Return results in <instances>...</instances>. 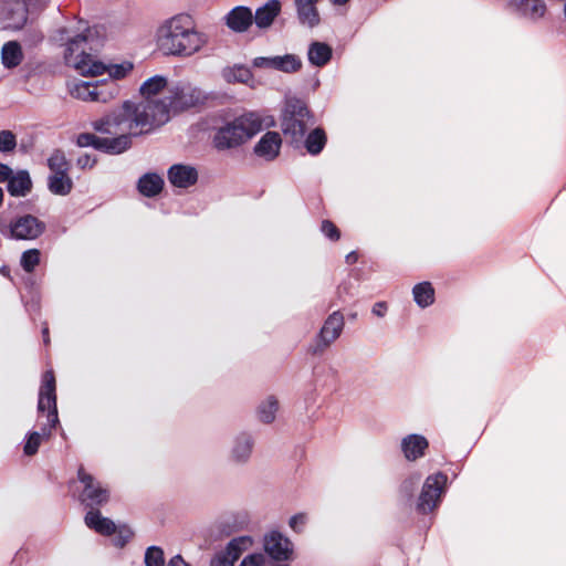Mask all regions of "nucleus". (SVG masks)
<instances>
[{"instance_id":"12","label":"nucleus","mask_w":566,"mask_h":566,"mask_svg":"<svg viewBox=\"0 0 566 566\" xmlns=\"http://www.w3.org/2000/svg\"><path fill=\"white\" fill-rule=\"evenodd\" d=\"M28 4L23 0L0 2V23L4 30L20 31L28 21Z\"/></svg>"},{"instance_id":"31","label":"nucleus","mask_w":566,"mask_h":566,"mask_svg":"<svg viewBox=\"0 0 566 566\" xmlns=\"http://www.w3.org/2000/svg\"><path fill=\"white\" fill-rule=\"evenodd\" d=\"M163 186L164 179L155 172L145 174L138 180V190L146 197H155L161 191Z\"/></svg>"},{"instance_id":"23","label":"nucleus","mask_w":566,"mask_h":566,"mask_svg":"<svg viewBox=\"0 0 566 566\" xmlns=\"http://www.w3.org/2000/svg\"><path fill=\"white\" fill-rule=\"evenodd\" d=\"M8 192L13 197H25L32 189V180L27 170L12 171L7 181Z\"/></svg>"},{"instance_id":"19","label":"nucleus","mask_w":566,"mask_h":566,"mask_svg":"<svg viewBox=\"0 0 566 566\" xmlns=\"http://www.w3.org/2000/svg\"><path fill=\"white\" fill-rule=\"evenodd\" d=\"M512 7L520 15L536 21L546 13V4L543 0H511Z\"/></svg>"},{"instance_id":"51","label":"nucleus","mask_w":566,"mask_h":566,"mask_svg":"<svg viewBox=\"0 0 566 566\" xmlns=\"http://www.w3.org/2000/svg\"><path fill=\"white\" fill-rule=\"evenodd\" d=\"M294 554L293 543L285 536V562L292 560Z\"/></svg>"},{"instance_id":"57","label":"nucleus","mask_w":566,"mask_h":566,"mask_svg":"<svg viewBox=\"0 0 566 566\" xmlns=\"http://www.w3.org/2000/svg\"><path fill=\"white\" fill-rule=\"evenodd\" d=\"M31 2H35V3H44L46 0H30Z\"/></svg>"},{"instance_id":"55","label":"nucleus","mask_w":566,"mask_h":566,"mask_svg":"<svg viewBox=\"0 0 566 566\" xmlns=\"http://www.w3.org/2000/svg\"><path fill=\"white\" fill-rule=\"evenodd\" d=\"M335 6H344L346 4L349 0H329Z\"/></svg>"},{"instance_id":"30","label":"nucleus","mask_w":566,"mask_h":566,"mask_svg":"<svg viewBox=\"0 0 566 566\" xmlns=\"http://www.w3.org/2000/svg\"><path fill=\"white\" fill-rule=\"evenodd\" d=\"M70 95L83 102H94V82L73 80L67 82Z\"/></svg>"},{"instance_id":"52","label":"nucleus","mask_w":566,"mask_h":566,"mask_svg":"<svg viewBox=\"0 0 566 566\" xmlns=\"http://www.w3.org/2000/svg\"><path fill=\"white\" fill-rule=\"evenodd\" d=\"M168 566H189V564L180 555H176L169 560Z\"/></svg>"},{"instance_id":"9","label":"nucleus","mask_w":566,"mask_h":566,"mask_svg":"<svg viewBox=\"0 0 566 566\" xmlns=\"http://www.w3.org/2000/svg\"><path fill=\"white\" fill-rule=\"evenodd\" d=\"M78 481L83 485V490L80 493V501L86 507L94 510L107 503L109 499V491L99 481H97L92 474L87 473L83 467L77 471Z\"/></svg>"},{"instance_id":"33","label":"nucleus","mask_w":566,"mask_h":566,"mask_svg":"<svg viewBox=\"0 0 566 566\" xmlns=\"http://www.w3.org/2000/svg\"><path fill=\"white\" fill-rule=\"evenodd\" d=\"M412 295L418 306L424 308L434 302V289L430 282H421L413 286Z\"/></svg>"},{"instance_id":"27","label":"nucleus","mask_w":566,"mask_h":566,"mask_svg":"<svg viewBox=\"0 0 566 566\" xmlns=\"http://www.w3.org/2000/svg\"><path fill=\"white\" fill-rule=\"evenodd\" d=\"M168 80L163 75H155L146 80L139 92L144 99H158L157 95L165 92V95H168L169 87Z\"/></svg>"},{"instance_id":"18","label":"nucleus","mask_w":566,"mask_h":566,"mask_svg":"<svg viewBox=\"0 0 566 566\" xmlns=\"http://www.w3.org/2000/svg\"><path fill=\"white\" fill-rule=\"evenodd\" d=\"M281 10L282 3L280 0H269L255 10L253 13V23H255L259 29H268L272 25Z\"/></svg>"},{"instance_id":"28","label":"nucleus","mask_w":566,"mask_h":566,"mask_svg":"<svg viewBox=\"0 0 566 566\" xmlns=\"http://www.w3.org/2000/svg\"><path fill=\"white\" fill-rule=\"evenodd\" d=\"M23 61V52L18 41H8L1 48V63L6 69H14Z\"/></svg>"},{"instance_id":"24","label":"nucleus","mask_w":566,"mask_h":566,"mask_svg":"<svg viewBox=\"0 0 566 566\" xmlns=\"http://www.w3.org/2000/svg\"><path fill=\"white\" fill-rule=\"evenodd\" d=\"M333 57V49L325 42L314 41L310 44L307 59L316 67L327 65Z\"/></svg>"},{"instance_id":"40","label":"nucleus","mask_w":566,"mask_h":566,"mask_svg":"<svg viewBox=\"0 0 566 566\" xmlns=\"http://www.w3.org/2000/svg\"><path fill=\"white\" fill-rule=\"evenodd\" d=\"M239 566H283L282 564H274L272 559L268 558L262 553H254L245 556Z\"/></svg>"},{"instance_id":"17","label":"nucleus","mask_w":566,"mask_h":566,"mask_svg":"<svg viewBox=\"0 0 566 566\" xmlns=\"http://www.w3.org/2000/svg\"><path fill=\"white\" fill-rule=\"evenodd\" d=\"M429 441L424 436L411 433L401 440V451L408 461H417L426 454Z\"/></svg>"},{"instance_id":"41","label":"nucleus","mask_w":566,"mask_h":566,"mask_svg":"<svg viewBox=\"0 0 566 566\" xmlns=\"http://www.w3.org/2000/svg\"><path fill=\"white\" fill-rule=\"evenodd\" d=\"M145 565L146 566H164L165 557L164 551L158 546H150L145 553Z\"/></svg>"},{"instance_id":"5","label":"nucleus","mask_w":566,"mask_h":566,"mask_svg":"<svg viewBox=\"0 0 566 566\" xmlns=\"http://www.w3.org/2000/svg\"><path fill=\"white\" fill-rule=\"evenodd\" d=\"M274 124L273 116L263 112L243 113L233 122L218 129L213 137L214 146L219 150L238 147Z\"/></svg>"},{"instance_id":"22","label":"nucleus","mask_w":566,"mask_h":566,"mask_svg":"<svg viewBox=\"0 0 566 566\" xmlns=\"http://www.w3.org/2000/svg\"><path fill=\"white\" fill-rule=\"evenodd\" d=\"M263 547L265 556L274 564H281L283 559V534L280 531H271L264 535Z\"/></svg>"},{"instance_id":"7","label":"nucleus","mask_w":566,"mask_h":566,"mask_svg":"<svg viewBox=\"0 0 566 566\" xmlns=\"http://www.w3.org/2000/svg\"><path fill=\"white\" fill-rule=\"evenodd\" d=\"M169 112L177 113L193 107L205 99L203 92L188 82L170 83L168 95H165Z\"/></svg>"},{"instance_id":"26","label":"nucleus","mask_w":566,"mask_h":566,"mask_svg":"<svg viewBox=\"0 0 566 566\" xmlns=\"http://www.w3.org/2000/svg\"><path fill=\"white\" fill-rule=\"evenodd\" d=\"M85 524L87 527L102 535H111L116 532L115 523L112 520L102 516L98 510H91L86 513Z\"/></svg>"},{"instance_id":"35","label":"nucleus","mask_w":566,"mask_h":566,"mask_svg":"<svg viewBox=\"0 0 566 566\" xmlns=\"http://www.w3.org/2000/svg\"><path fill=\"white\" fill-rule=\"evenodd\" d=\"M134 69V64L129 61H124L119 64H105L104 73H108L111 81H118L125 78Z\"/></svg>"},{"instance_id":"45","label":"nucleus","mask_w":566,"mask_h":566,"mask_svg":"<svg viewBox=\"0 0 566 566\" xmlns=\"http://www.w3.org/2000/svg\"><path fill=\"white\" fill-rule=\"evenodd\" d=\"M115 544L119 547L125 546L133 537L134 533L128 526L116 527Z\"/></svg>"},{"instance_id":"42","label":"nucleus","mask_w":566,"mask_h":566,"mask_svg":"<svg viewBox=\"0 0 566 566\" xmlns=\"http://www.w3.org/2000/svg\"><path fill=\"white\" fill-rule=\"evenodd\" d=\"M17 147V136L11 130L0 132V153L10 154Z\"/></svg>"},{"instance_id":"49","label":"nucleus","mask_w":566,"mask_h":566,"mask_svg":"<svg viewBox=\"0 0 566 566\" xmlns=\"http://www.w3.org/2000/svg\"><path fill=\"white\" fill-rule=\"evenodd\" d=\"M387 310L388 306L386 302H377L374 304L371 312L374 315L378 317H384L386 315Z\"/></svg>"},{"instance_id":"1","label":"nucleus","mask_w":566,"mask_h":566,"mask_svg":"<svg viewBox=\"0 0 566 566\" xmlns=\"http://www.w3.org/2000/svg\"><path fill=\"white\" fill-rule=\"evenodd\" d=\"M54 41L64 49L63 60L66 66L83 76L104 74L105 64L96 60V52L102 45L96 27H91L83 20L72 22L56 30Z\"/></svg>"},{"instance_id":"44","label":"nucleus","mask_w":566,"mask_h":566,"mask_svg":"<svg viewBox=\"0 0 566 566\" xmlns=\"http://www.w3.org/2000/svg\"><path fill=\"white\" fill-rule=\"evenodd\" d=\"M76 144L80 147H93L98 150L99 136L92 133H82L77 136Z\"/></svg>"},{"instance_id":"34","label":"nucleus","mask_w":566,"mask_h":566,"mask_svg":"<svg viewBox=\"0 0 566 566\" xmlns=\"http://www.w3.org/2000/svg\"><path fill=\"white\" fill-rule=\"evenodd\" d=\"M227 83H248L252 78L250 69L243 65L229 66L222 70Z\"/></svg>"},{"instance_id":"15","label":"nucleus","mask_w":566,"mask_h":566,"mask_svg":"<svg viewBox=\"0 0 566 566\" xmlns=\"http://www.w3.org/2000/svg\"><path fill=\"white\" fill-rule=\"evenodd\" d=\"M223 21L232 32L243 33L253 24V12L249 7L237 6L224 15Z\"/></svg>"},{"instance_id":"56","label":"nucleus","mask_w":566,"mask_h":566,"mask_svg":"<svg viewBox=\"0 0 566 566\" xmlns=\"http://www.w3.org/2000/svg\"><path fill=\"white\" fill-rule=\"evenodd\" d=\"M43 39V35L41 33L35 34V41H41Z\"/></svg>"},{"instance_id":"10","label":"nucleus","mask_w":566,"mask_h":566,"mask_svg":"<svg viewBox=\"0 0 566 566\" xmlns=\"http://www.w3.org/2000/svg\"><path fill=\"white\" fill-rule=\"evenodd\" d=\"M447 481L448 476L442 472L431 474L426 479L417 504L419 512L427 514L438 506Z\"/></svg>"},{"instance_id":"54","label":"nucleus","mask_w":566,"mask_h":566,"mask_svg":"<svg viewBox=\"0 0 566 566\" xmlns=\"http://www.w3.org/2000/svg\"><path fill=\"white\" fill-rule=\"evenodd\" d=\"M42 334H43V340L45 344H49V328L48 326L43 327L42 329Z\"/></svg>"},{"instance_id":"39","label":"nucleus","mask_w":566,"mask_h":566,"mask_svg":"<svg viewBox=\"0 0 566 566\" xmlns=\"http://www.w3.org/2000/svg\"><path fill=\"white\" fill-rule=\"evenodd\" d=\"M40 255L41 253L38 249L24 251L20 261L22 269L28 273L33 272L35 266L40 263Z\"/></svg>"},{"instance_id":"46","label":"nucleus","mask_w":566,"mask_h":566,"mask_svg":"<svg viewBox=\"0 0 566 566\" xmlns=\"http://www.w3.org/2000/svg\"><path fill=\"white\" fill-rule=\"evenodd\" d=\"M307 523V516L305 513H298L293 515L290 521L289 525L295 533H303L305 526Z\"/></svg>"},{"instance_id":"20","label":"nucleus","mask_w":566,"mask_h":566,"mask_svg":"<svg viewBox=\"0 0 566 566\" xmlns=\"http://www.w3.org/2000/svg\"><path fill=\"white\" fill-rule=\"evenodd\" d=\"M281 144L282 139L279 133L268 132L255 145L254 153L259 157H263L265 159H273L277 156Z\"/></svg>"},{"instance_id":"6","label":"nucleus","mask_w":566,"mask_h":566,"mask_svg":"<svg viewBox=\"0 0 566 566\" xmlns=\"http://www.w3.org/2000/svg\"><path fill=\"white\" fill-rule=\"evenodd\" d=\"M38 411L39 413L48 411L46 422L41 423V431H33L27 434L23 452L29 457L34 455L38 452L42 441L51 437L52 430L59 423L55 377L52 370H48L43 374L42 384L39 390Z\"/></svg>"},{"instance_id":"58","label":"nucleus","mask_w":566,"mask_h":566,"mask_svg":"<svg viewBox=\"0 0 566 566\" xmlns=\"http://www.w3.org/2000/svg\"><path fill=\"white\" fill-rule=\"evenodd\" d=\"M285 566H290V565L285 564Z\"/></svg>"},{"instance_id":"32","label":"nucleus","mask_w":566,"mask_h":566,"mask_svg":"<svg viewBox=\"0 0 566 566\" xmlns=\"http://www.w3.org/2000/svg\"><path fill=\"white\" fill-rule=\"evenodd\" d=\"M48 188L54 195L66 196L73 188V181L67 172L51 174L48 178Z\"/></svg>"},{"instance_id":"11","label":"nucleus","mask_w":566,"mask_h":566,"mask_svg":"<svg viewBox=\"0 0 566 566\" xmlns=\"http://www.w3.org/2000/svg\"><path fill=\"white\" fill-rule=\"evenodd\" d=\"M45 223L32 214L12 219L2 233L13 240H35L45 231Z\"/></svg>"},{"instance_id":"8","label":"nucleus","mask_w":566,"mask_h":566,"mask_svg":"<svg viewBox=\"0 0 566 566\" xmlns=\"http://www.w3.org/2000/svg\"><path fill=\"white\" fill-rule=\"evenodd\" d=\"M345 321L340 311H335L325 319L314 342L308 346L307 352L313 356L323 355L329 346L340 336Z\"/></svg>"},{"instance_id":"29","label":"nucleus","mask_w":566,"mask_h":566,"mask_svg":"<svg viewBox=\"0 0 566 566\" xmlns=\"http://www.w3.org/2000/svg\"><path fill=\"white\" fill-rule=\"evenodd\" d=\"M94 103H108L119 95L120 88L114 81H94Z\"/></svg>"},{"instance_id":"16","label":"nucleus","mask_w":566,"mask_h":566,"mask_svg":"<svg viewBox=\"0 0 566 566\" xmlns=\"http://www.w3.org/2000/svg\"><path fill=\"white\" fill-rule=\"evenodd\" d=\"M169 182L177 188H189L198 180V171L191 165L175 164L167 172Z\"/></svg>"},{"instance_id":"13","label":"nucleus","mask_w":566,"mask_h":566,"mask_svg":"<svg viewBox=\"0 0 566 566\" xmlns=\"http://www.w3.org/2000/svg\"><path fill=\"white\" fill-rule=\"evenodd\" d=\"M251 545L252 539L249 536H240L231 539L224 551L217 553L212 557L210 566H233L241 553Z\"/></svg>"},{"instance_id":"38","label":"nucleus","mask_w":566,"mask_h":566,"mask_svg":"<svg viewBox=\"0 0 566 566\" xmlns=\"http://www.w3.org/2000/svg\"><path fill=\"white\" fill-rule=\"evenodd\" d=\"M252 64L254 67L259 69L283 71V56H259L253 60Z\"/></svg>"},{"instance_id":"48","label":"nucleus","mask_w":566,"mask_h":566,"mask_svg":"<svg viewBox=\"0 0 566 566\" xmlns=\"http://www.w3.org/2000/svg\"><path fill=\"white\" fill-rule=\"evenodd\" d=\"M76 164L81 169L93 168V166L96 164V158L88 154H84L77 158Z\"/></svg>"},{"instance_id":"43","label":"nucleus","mask_w":566,"mask_h":566,"mask_svg":"<svg viewBox=\"0 0 566 566\" xmlns=\"http://www.w3.org/2000/svg\"><path fill=\"white\" fill-rule=\"evenodd\" d=\"M322 233L331 241L336 242L340 239V231L337 226L331 220H323L321 224Z\"/></svg>"},{"instance_id":"53","label":"nucleus","mask_w":566,"mask_h":566,"mask_svg":"<svg viewBox=\"0 0 566 566\" xmlns=\"http://www.w3.org/2000/svg\"><path fill=\"white\" fill-rule=\"evenodd\" d=\"M358 260V254L356 252H349L347 255H346V262L348 264H354L356 263Z\"/></svg>"},{"instance_id":"14","label":"nucleus","mask_w":566,"mask_h":566,"mask_svg":"<svg viewBox=\"0 0 566 566\" xmlns=\"http://www.w3.org/2000/svg\"><path fill=\"white\" fill-rule=\"evenodd\" d=\"M135 130H129L126 125H120V130L108 134L109 136L99 137L98 150L118 155L130 148L132 135Z\"/></svg>"},{"instance_id":"3","label":"nucleus","mask_w":566,"mask_h":566,"mask_svg":"<svg viewBox=\"0 0 566 566\" xmlns=\"http://www.w3.org/2000/svg\"><path fill=\"white\" fill-rule=\"evenodd\" d=\"M155 40L165 56L190 57L208 44L209 38L196 28L190 14L178 13L159 23Z\"/></svg>"},{"instance_id":"21","label":"nucleus","mask_w":566,"mask_h":566,"mask_svg":"<svg viewBox=\"0 0 566 566\" xmlns=\"http://www.w3.org/2000/svg\"><path fill=\"white\" fill-rule=\"evenodd\" d=\"M317 2L318 0H294L298 20L303 25L315 28L321 23Z\"/></svg>"},{"instance_id":"47","label":"nucleus","mask_w":566,"mask_h":566,"mask_svg":"<svg viewBox=\"0 0 566 566\" xmlns=\"http://www.w3.org/2000/svg\"><path fill=\"white\" fill-rule=\"evenodd\" d=\"M302 67V60L294 54H285V73L297 72Z\"/></svg>"},{"instance_id":"37","label":"nucleus","mask_w":566,"mask_h":566,"mask_svg":"<svg viewBox=\"0 0 566 566\" xmlns=\"http://www.w3.org/2000/svg\"><path fill=\"white\" fill-rule=\"evenodd\" d=\"M48 166L52 174H64L69 170V163L62 150H54L48 159Z\"/></svg>"},{"instance_id":"4","label":"nucleus","mask_w":566,"mask_h":566,"mask_svg":"<svg viewBox=\"0 0 566 566\" xmlns=\"http://www.w3.org/2000/svg\"><path fill=\"white\" fill-rule=\"evenodd\" d=\"M314 125L315 116L305 101L285 99V143L312 156L319 155L327 144V134L323 127Z\"/></svg>"},{"instance_id":"25","label":"nucleus","mask_w":566,"mask_h":566,"mask_svg":"<svg viewBox=\"0 0 566 566\" xmlns=\"http://www.w3.org/2000/svg\"><path fill=\"white\" fill-rule=\"evenodd\" d=\"M254 441L248 433H240L235 437L231 449V459L237 463H244L249 460Z\"/></svg>"},{"instance_id":"2","label":"nucleus","mask_w":566,"mask_h":566,"mask_svg":"<svg viewBox=\"0 0 566 566\" xmlns=\"http://www.w3.org/2000/svg\"><path fill=\"white\" fill-rule=\"evenodd\" d=\"M170 118L169 105L165 97L160 99H144L139 103L124 102L120 109L94 122L93 127L102 134H113L126 125L133 134L149 133L154 128L166 124Z\"/></svg>"},{"instance_id":"50","label":"nucleus","mask_w":566,"mask_h":566,"mask_svg":"<svg viewBox=\"0 0 566 566\" xmlns=\"http://www.w3.org/2000/svg\"><path fill=\"white\" fill-rule=\"evenodd\" d=\"M12 169L6 165L0 163V182H6L12 175Z\"/></svg>"},{"instance_id":"36","label":"nucleus","mask_w":566,"mask_h":566,"mask_svg":"<svg viewBox=\"0 0 566 566\" xmlns=\"http://www.w3.org/2000/svg\"><path fill=\"white\" fill-rule=\"evenodd\" d=\"M279 409V401L274 397H269L259 407V418L264 423H270L274 420L275 413Z\"/></svg>"}]
</instances>
